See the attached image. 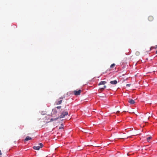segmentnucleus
<instances>
[{"mask_svg": "<svg viewBox=\"0 0 157 157\" xmlns=\"http://www.w3.org/2000/svg\"><path fill=\"white\" fill-rule=\"evenodd\" d=\"M106 83V82L105 81H101L98 84V85L100 86V85H105Z\"/></svg>", "mask_w": 157, "mask_h": 157, "instance_id": "nucleus-10", "label": "nucleus"}, {"mask_svg": "<svg viewBox=\"0 0 157 157\" xmlns=\"http://www.w3.org/2000/svg\"><path fill=\"white\" fill-rule=\"evenodd\" d=\"M128 102L131 104H133L135 103L134 101L132 99H130Z\"/></svg>", "mask_w": 157, "mask_h": 157, "instance_id": "nucleus-6", "label": "nucleus"}, {"mask_svg": "<svg viewBox=\"0 0 157 157\" xmlns=\"http://www.w3.org/2000/svg\"><path fill=\"white\" fill-rule=\"evenodd\" d=\"M32 139V138L30 137L29 136H27L26 137L25 139L24 140V141L25 142L26 141L29 140H31Z\"/></svg>", "mask_w": 157, "mask_h": 157, "instance_id": "nucleus-8", "label": "nucleus"}, {"mask_svg": "<svg viewBox=\"0 0 157 157\" xmlns=\"http://www.w3.org/2000/svg\"><path fill=\"white\" fill-rule=\"evenodd\" d=\"M59 118V117H57V118H54V119L52 118V119H51V121H55V120H57Z\"/></svg>", "mask_w": 157, "mask_h": 157, "instance_id": "nucleus-12", "label": "nucleus"}, {"mask_svg": "<svg viewBox=\"0 0 157 157\" xmlns=\"http://www.w3.org/2000/svg\"><path fill=\"white\" fill-rule=\"evenodd\" d=\"M61 126H62V127H63V124H61Z\"/></svg>", "mask_w": 157, "mask_h": 157, "instance_id": "nucleus-20", "label": "nucleus"}, {"mask_svg": "<svg viewBox=\"0 0 157 157\" xmlns=\"http://www.w3.org/2000/svg\"><path fill=\"white\" fill-rule=\"evenodd\" d=\"M61 106H57L55 108H56H56H57L58 109H60L61 108Z\"/></svg>", "mask_w": 157, "mask_h": 157, "instance_id": "nucleus-15", "label": "nucleus"}, {"mask_svg": "<svg viewBox=\"0 0 157 157\" xmlns=\"http://www.w3.org/2000/svg\"><path fill=\"white\" fill-rule=\"evenodd\" d=\"M68 113L67 112H63L62 113L61 115L59 117L60 118H63L65 116L68 115Z\"/></svg>", "mask_w": 157, "mask_h": 157, "instance_id": "nucleus-3", "label": "nucleus"}, {"mask_svg": "<svg viewBox=\"0 0 157 157\" xmlns=\"http://www.w3.org/2000/svg\"><path fill=\"white\" fill-rule=\"evenodd\" d=\"M119 112H120V111H117V112H116V113H117H117H119Z\"/></svg>", "mask_w": 157, "mask_h": 157, "instance_id": "nucleus-18", "label": "nucleus"}, {"mask_svg": "<svg viewBox=\"0 0 157 157\" xmlns=\"http://www.w3.org/2000/svg\"><path fill=\"white\" fill-rule=\"evenodd\" d=\"M115 64L113 63L111 64L110 67V68H112V67H114L115 66Z\"/></svg>", "mask_w": 157, "mask_h": 157, "instance_id": "nucleus-13", "label": "nucleus"}, {"mask_svg": "<svg viewBox=\"0 0 157 157\" xmlns=\"http://www.w3.org/2000/svg\"><path fill=\"white\" fill-rule=\"evenodd\" d=\"M39 145V146H34L33 148L35 150H38L40 148H41L43 146V145L42 143H40Z\"/></svg>", "mask_w": 157, "mask_h": 157, "instance_id": "nucleus-2", "label": "nucleus"}, {"mask_svg": "<svg viewBox=\"0 0 157 157\" xmlns=\"http://www.w3.org/2000/svg\"><path fill=\"white\" fill-rule=\"evenodd\" d=\"M130 86V84H126V86Z\"/></svg>", "mask_w": 157, "mask_h": 157, "instance_id": "nucleus-17", "label": "nucleus"}, {"mask_svg": "<svg viewBox=\"0 0 157 157\" xmlns=\"http://www.w3.org/2000/svg\"><path fill=\"white\" fill-rule=\"evenodd\" d=\"M152 138L151 136H150L147 138V141H149V140L151 139Z\"/></svg>", "mask_w": 157, "mask_h": 157, "instance_id": "nucleus-14", "label": "nucleus"}, {"mask_svg": "<svg viewBox=\"0 0 157 157\" xmlns=\"http://www.w3.org/2000/svg\"><path fill=\"white\" fill-rule=\"evenodd\" d=\"M156 54H157V51H156Z\"/></svg>", "mask_w": 157, "mask_h": 157, "instance_id": "nucleus-22", "label": "nucleus"}, {"mask_svg": "<svg viewBox=\"0 0 157 157\" xmlns=\"http://www.w3.org/2000/svg\"><path fill=\"white\" fill-rule=\"evenodd\" d=\"M110 83L112 84L115 85V84H116L117 83V81L116 80H114V81H111L110 82Z\"/></svg>", "mask_w": 157, "mask_h": 157, "instance_id": "nucleus-7", "label": "nucleus"}, {"mask_svg": "<svg viewBox=\"0 0 157 157\" xmlns=\"http://www.w3.org/2000/svg\"><path fill=\"white\" fill-rule=\"evenodd\" d=\"M153 17L151 16H150L148 17V20L149 21H152L153 20Z\"/></svg>", "mask_w": 157, "mask_h": 157, "instance_id": "nucleus-9", "label": "nucleus"}, {"mask_svg": "<svg viewBox=\"0 0 157 157\" xmlns=\"http://www.w3.org/2000/svg\"><path fill=\"white\" fill-rule=\"evenodd\" d=\"M2 155V153L1 152V151L0 150V155Z\"/></svg>", "mask_w": 157, "mask_h": 157, "instance_id": "nucleus-19", "label": "nucleus"}, {"mask_svg": "<svg viewBox=\"0 0 157 157\" xmlns=\"http://www.w3.org/2000/svg\"><path fill=\"white\" fill-rule=\"evenodd\" d=\"M65 98V97H61L59 98V100H56L55 104L56 105H60L62 103L63 99Z\"/></svg>", "mask_w": 157, "mask_h": 157, "instance_id": "nucleus-1", "label": "nucleus"}, {"mask_svg": "<svg viewBox=\"0 0 157 157\" xmlns=\"http://www.w3.org/2000/svg\"><path fill=\"white\" fill-rule=\"evenodd\" d=\"M57 113V111L56 108H54L52 109V115H56Z\"/></svg>", "mask_w": 157, "mask_h": 157, "instance_id": "nucleus-5", "label": "nucleus"}, {"mask_svg": "<svg viewBox=\"0 0 157 157\" xmlns=\"http://www.w3.org/2000/svg\"><path fill=\"white\" fill-rule=\"evenodd\" d=\"M151 117V116H149L148 117V119H149V117Z\"/></svg>", "mask_w": 157, "mask_h": 157, "instance_id": "nucleus-21", "label": "nucleus"}, {"mask_svg": "<svg viewBox=\"0 0 157 157\" xmlns=\"http://www.w3.org/2000/svg\"><path fill=\"white\" fill-rule=\"evenodd\" d=\"M106 86H104L103 87H101L100 88L99 90H100L101 91H102L104 89L106 88Z\"/></svg>", "mask_w": 157, "mask_h": 157, "instance_id": "nucleus-11", "label": "nucleus"}, {"mask_svg": "<svg viewBox=\"0 0 157 157\" xmlns=\"http://www.w3.org/2000/svg\"><path fill=\"white\" fill-rule=\"evenodd\" d=\"M63 127L60 126L59 128V129H63Z\"/></svg>", "mask_w": 157, "mask_h": 157, "instance_id": "nucleus-16", "label": "nucleus"}, {"mask_svg": "<svg viewBox=\"0 0 157 157\" xmlns=\"http://www.w3.org/2000/svg\"><path fill=\"white\" fill-rule=\"evenodd\" d=\"M81 90H79L78 91L75 90L73 91L75 95H78L80 94Z\"/></svg>", "mask_w": 157, "mask_h": 157, "instance_id": "nucleus-4", "label": "nucleus"}]
</instances>
